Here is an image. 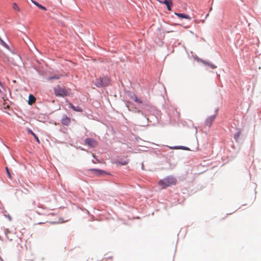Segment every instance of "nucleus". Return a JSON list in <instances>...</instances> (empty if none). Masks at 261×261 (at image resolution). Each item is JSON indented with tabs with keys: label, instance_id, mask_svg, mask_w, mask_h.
I'll return each instance as SVG.
<instances>
[{
	"label": "nucleus",
	"instance_id": "423d86ee",
	"mask_svg": "<svg viewBox=\"0 0 261 261\" xmlns=\"http://www.w3.org/2000/svg\"><path fill=\"white\" fill-rule=\"evenodd\" d=\"M160 3L164 4L166 5L168 10L171 11L172 7L173 6V3L172 0H157Z\"/></svg>",
	"mask_w": 261,
	"mask_h": 261
},
{
	"label": "nucleus",
	"instance_id": "dca6fc26",
	"mask_svg": "<svg viewBox=\"0 0 261 261\" xmlns=\"http://www.w3.org/2000/svg\"><path fill=\"white\" fill-rule=\"evenodd\" d=\"M0 42H1V43L4 46H5L6 48H7L8 49H9V47L8 45L1 38H0Z\"/></svg>",
	"mask_w": 261,
	"mask_h": 261
},
{
	"label": "nucleus",
	"instance_id": "6ab92c4d",
	"mask_svg": "<svg viewBox=\"0 0 261 261\" xmlns=\"http://www.w3.org/2000/svg\"><path fill=\"white\" fill-rule=\"evenodd\" d=\"M6 171H7V174H8V177L10 178H11V175L10 174V173L9 171V169L8 167H6Z\"/></svg>",
	"mask_w": 261,
	"mask_h": 261
},
{
	"label": "nucleus",
	"instance_id": "aec40b11",
	"mask_svg": "<svg viewBox=\"0 0 261 261\" xmlns=\"http://www.w3.org/2000/svg\"><path fill=\"white\" fill-rule=\"evenodd\" d=\"M127 162H124V163H122V165H126V164H127Z\"/></svg>",
	"mask_w": 261,
	"mask_h": 261
},
{
	"label": "nucleus",
	"instance_id": "1a4fd4ad",
	"mask_svg": "<svg viewBox=\"0 0 261 261\" xmlns=\"http://www.w3.org/2000/svg\"><path fill=\"white\" fill-rule=\"evenodd\" d=\"M69 107L71 108L73 111L76 112H83V109L80 107H75L71 103L68 102Z\"/></svg>",
	"mask_w": 261,
	"mask_h": 261
},
{
	"label": "nucleus",
	"instance_id": "20e7f679",
	"mask_svg": "<svg viewBox=\"0 0 261 261\" xmlns=\"http://www.w3.org/2000/svg\"><path fill=\"white\" fill-rule=\"evenodd\" d=\"M85 143L92 148L96 147L98 145L97 142L91 138H86L85 140Z\"/></svg>",
	"mask_w": 261,
	"mask_h": 261
},
{
	"label": "nucleus",
	"instance_id": "6e6552de",
	"mask_svg": "<svg viewBox=\"0 0 261 261\" xmlns=\"http://www.w3.org/2000/svg\"><path fill=\"white\" fill-rule=\"evenodd\" d=\"M174 14L180 18L187 19H188L189 20H191V18L189 15L185 14L184 13H175Z\"/></svg>",
	"mask_w": 261,
	"mask_h": 261
},
{
	"label": "nucleus",
	"instance_id": "0eeeda50",
	"mask_svg": "<svg viewBox=\"0 0 261 261\" xmlns=\"http://www.w3.org/2000/svg\"><path fill=\"white\" fill-rule=\"evenodd\" d=\"M127 96L130 98L131 99H133L135 102L139 103H142V101L141 99L138 98L137 96L133 92H128L127 93Z\"/></svg>",
	"mask_w": 261,
	"mask_h": 261
},
{
	"label": "nucleus",
	"instance_id": "f03ea898",
	"mask_svg": "<svg viewBox=\"0 0 261 261\" xmlns=\"http://www.w3.org/2000/svg\"><path fill=\"white\" fill-rule=\"evenodd\" d=\"M54 91L57 97H65L69 95V90L64 86L57 85L54 88Z\"/></svg>",
	"mask_w": 261,
	"mask_h": 261
},
{
	"label": "nucleus",
	"instance_id": "412c9836",
	"mask_svg": "<svg viewBox=\"0 0 261 261\" xmlns=\"http://www.w3.org/2000/svg\"><path fill=\"white\" fill-rule=\"evenodd\" d=\"M238 136H239V135H237V136H234V138H235L236 140H237V137H238Z\"/></svg>",
	"mask_w": 261,
	"mask_h": 261
},
{
	"label": "nucleus",
	"instance_id": "9b49d317",
	"mask_svg": "<svg viewBox=\"0 0 261 261\" xmlns=\"http://www.w3.org/2000/svg\"><path fill=\"white\" fill-rule=\"evenodd\" d=\"M27 132L28 133L31 134L33 135V137H34L36 140V141L38 142V143H40V141L38 138V137L35 135V134L30 128L27 129Z\"/></svg>",
	"mask_w": 261,
	"mask_h": 261
},
{
	"label": "nucleus",
	"instance_id": "9d476101",
	"mask_svg": "<svg viewBox=\"0 0 261 261\" xmlns=\"http://www.w3.org/2000/svg\"><path fill=\"white\" fill-rule=\"evenodd\" d=\"M91 170L93 171L97 175H100L107 174L106 172L102 170L93 169H91Z\"/></svg>",
	"mask_w": 261,
	"mask_h": 261
},
{
	"label": "nucleus",
	"instance_id": "f3484780",
	"mask_svg": "<svg viewBox=\"0 0 261 261\" xmlns=\"http://www.w3.org/2000/svg\"><path fill=\"white\" fill-rule=\"evenodd\" d=\"M59 75H56V76H53L49 77V80H53V79H59L60 78Z\"/></svg>",
	"mask_w": 261,
	"mask_h": 261
},
{
	"label": "nucleus",
	"instance_id": "7ed1b4c3",
	"mask_svg": "<svg viewBox=\"0 0 261 261\" xmlns=\"http://www.w3.org/2000/svg\"><path fill=\"white\" fill-rule=\"evenodd\" d=\"M110 83V79L108 77H103L96 80L94 84L97 87L107 86Z\"/></svg>",
	"mask_w": 261,
	"mask_h": 261
},
{
	"label": "nucleus",
	"instance_id": "2eb2a0df",
	"mask_svg": "<svg viewBox=\"0 0 261 261\" xmlns=\"http://www.w3.org/2000/svg\"><path fill=\"white\" fill-rule=\"evenodd\" d=\"M13 8L16 11L19 12L20 11L18 6L16 3L13 4Z\"/></svg>",
	"mask_w": 261,
	"mask_h": 261
},
{
	"label": "nucleus",
	"instance_id": "a211bd4d",
	"mask_svg": "<svg viewBox=\"0 0 261 261\" xmlns=\"http://www.w3.org/2000/svg\"><path fill=\"white\" fill-rule=\"evenodd\" d=\"M207 64L213 69H215L217 68V66L214 64H210V63H207Z\"/></svg>",
	"mask_w": 261,
	"mask_h": 261
},
{
	"label": "nucleus",
	"instance_id": "f8f14e48",
	"mask_svg": "<svg viewBox=\"0 0 261 261\" xmlns=\"http://www.w3.org/2000/svg\"><path fill=\"white\" fill-rule=\"evenodd\" d=\"M62 123L64 125H68L70 123V119L67 117H65L62 119Z\"/></svg>",
	"mask_w": 261,
	"mask_h": 261
},
{
	"label": "nucleus",
	"instance_id": "f257e3e1",
	"mask_svg": "<svg viewBox=\"0 0 261 261\" xmlns=\"http://www.w3.org/2000/svg\"><path fill=\"white\" fill-rule=\"evenodd\" d=\"M176 182L177 180L175 177L169 176L163 179L160 180L158 181V185L162 189H166L168 187L175 185Z\"/></svg>",
	"mask_w": 261,
	"mask_h": 261
},
{
	"label": "nucleus",
	"instance_id": "39448f33",
	"mask_svg": "<svg viewBox=\"0 0 261 261\" xmlns=\"http://www.w3.org/2000/svg\"><path fill=\"white\" fill-rule=\"evenodd\" d=\"M216 117V114L209 116L205 121V125L206 126H207L208 127H210L212 126L213 122L214 121Z\"/></svg>",
	"mask_w": 261,
	"mask_h": 261
},
{
	"label": "nucleus",
	"instance_id": "4be33fe9",
	"mask_svg": "<svg viewBox=\"0 0 261 261\" xmlns=\"http://www.w3.org/2000/svg\"><path fill=\"white\" fill-rule=\"evenodd\" d=\"M238 136H239V135H237V136H234V138H235L236 140H237V137H238Z\"/></svg>",
	"mask_w": 261,
	"mask_h": 261
},
{
	"label": "nucleus",
	"instance_id": "4468645a",
	"mask_svg": "<svg viewBox=\"0 0 261 261\" xmlns=\"http://www.w3.org/2000/svg\"><path fill=\"white\" fill-rule=\"evenodd\" d=\"M36 98L32 95L29 96V103L32 105L35 102Z\"/></svg>",
	"mask_w": 261,
	"mask_h": 261
},
{
	"label": "nucleus",
	"instance_id": "ddd939ff",
	"mask_svg": "<svg viewBox=\"0 0 261 261\" xmlns=\"http://www.w3.org/2000/svg\"><path fill=\"white\" fill-rule=\"evenodd\" d=\"M31 1L34 5H35L36 6H37L39 8L41 9L44 10H46V9L45 7L41 5L40 4L38 3L37 2L33 1V0H31Z\"/></svg>",
	"mask_w": 261,
	"mask_h": 261
},
{
	"label": "nucleus",
	"instance_id": "5701e85b",
	"mask_svg": "<svg viewBox=\"0 0 261 261\" xmlns=\"http://www.w3.org/2000/svg\"><path fill=\"white\" fill-rule=\"evenodd\" d=\"M238 136H239V135H237V136H234V138H235L236 140H237V137H238Z\"/></svg>",
	"mask_w": 261,
	"mask_h": 261
}]
</instances>
